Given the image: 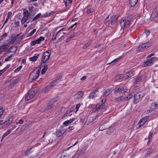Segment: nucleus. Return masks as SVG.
I'll list each match as a JSON object with an SVG mask.
<instances>
[{
    "instance_id": "34",
    "label": "nucleus",
    "mask_w": 158,
    "mask_h": 158,
    "mask_svg": "<svg viewBox=\"0 0 158 158\" xmlns=\"http://www.w3.org/2000/svg\"><path fill=\"white\" fill-rule=\"evenodd\" d=\"M44 40V38L42 36L40 37L37 40H36L38 44H40L41 41H43Z\"/></svg>"
},
{
    "instance_id": "16",
    "label": "nucleus",
    "mask_w": 158,
    "mask_h": 158,
    "mask_svg": "<svg viewBox=\"0 0 158 158\" xmlns=\"http://www.w3.org/2000/svg\"><path fill=\"white\" fill-rule=\"evenodd\" d=\"M73 111V110L71 109H69L67 110L66 113L63 115L62 118H65V117L68 116V115L69 116H70L71 115V114H70Z\"/></svg>"
},
{
    "instance_id": "39",
    "label": "nucleus",
    "mask_w": 158,
    "mask_h": 158,
    "mask_svg": "<svg viewBox=\"0 0 158 158\" xmlns=\"http://www.w3.org/2000/svg\"><path fill=\"white\" fill-rule=\"evenodd\" d=\"M5 127H7L8 126H9L10 125L11 123L9 121L8 119L5 121Z\"/></svg>"
},
{
    "instance_id": "63",
    "label": "nucleus",
    "mask_w": 158,
    "mask_h": 158,
    "mask_svg": "<svg viewBox=\"0 0 158 158\" xmlns=\"http://www.w3.org/2000/svg\"><path fill=\"white\" fill-rule=\"evenodd\" d=\"M145 34H146V37H148L150 34V32L149 31H147L145 32Z\"/></svg>"
},
{
    "instance_id": "51",
    "label": "nucleus",
    "mask_w": 158,
    "mask_h": 158,
    "mask_svg": "<svg viewBox=\"0 0 158 158\" xmlns=\"http://www.w3.org/2000/svg\"><path fill=\"white\" fill-rule=\"evenodd\" d=\"M94 11V10L93 9L90 8L89 9H88L87 10V13L88 14H89L91 12H92Z\"/></svg>"
},
{
    "instance_id": "42",
    "label": "nucleus",
    "mask_w": 158,
    "mask_h": 158,
    "mask_svg": "<svg viewBox=\"0 0 158 158\" xmlns=\"http://www.w3.org/2000/svg\"><path fill=\"white\" fill-rule=\"evenodd\" d=\"M98 90H99V88H97L95 89L93 91L92 93L94 94L95 95V96H97V94H96V93L98 92Z\"/></svg>"
},
{
    "instance_id": "41",
    "label": "nucleus",
    "mask_w": 158,
    "mask_h": 158,
    "mask_svg": "<svg viewBox=\"0 0 158 158\" xmlns=\"http://www.w3.org/2000/svg\"><path fill=\"white\" fill-rule=\"evenodd\" d=\"M22 65H20L19 67L17 68L15 70V73H18L22 69Z\"/></svg>"
},
{
    "instance_id": "38",
    "label": "nucleus",
    "mask_w": 158,
    "mask_h": 158,
    "mask_svg": "<svg viewBox=\"0 0 158 158\" xmlns=\"http://www.w3.org/2000/svg\"><path fill=\"white\" fill-rule=\"evenodd\" d=\"M74 37V36L72 35L70 36L69 37L67 38L66 40V42L68 43L71 40H72Z\"/></svg>"
},
{
    "instance_id": "12",
    "label": "nucleus",
    "mask_w": 158,
    "mask_h": 158,
    "mask_svg": "<svg viewBox=\"0 0 158 158\" xmlns=\"http://www.w3.org/2000/svg\"><path fill=\"white\" fill-rule=\"evenodd\" d=\"M152 62L149 60L148 59H147V61L146 62L143 63L142 66L146 67L152 65Z\"/></svg>"
},
{
    "instance_id": "14",
    "label": "nucleus",
    "mask_w": 158,
    "mask_h": 158,
    "mask_svg": "<svg viewBox=\"0 0 158 158\" xmlns=\"http://www.w3.org/2000/svg\"><path fill=\"white\" fill-rule=\"evenodd\" d=\"M153 151V149L152 148H150L148 149L147 152L145 154V157L146 158L149 156L150 154Z\"/></svg>"
},
{
    "instance_id": "37",
    "label": "nucleus",
    "mask_w": 158,
    "mask_h": 158,
    "mask_svg": "<svg viewBox=\"0 0 158 158\" xmlns=\"http://www.w3.org/2000/svg\"><path fill=\"white\" fill-rule=\"evenodd\" d=\"M41 15V14L40 13H39V14H38L34 18L32 21H33L35 20L38 19L40 17Z\"/></svg>"
},
{
    "instance_id": "52",
    "label": "nucleus",
    "mask_w": 158,
    "mask_h": 158,
    "mask_svg": "<svg viewBox=\"0 0 158 158\" xmlns=\"http://www.w3.org/2000/svg\"><path fill=\"white\" fill-rule=\"evenodd\" d=\"M21 35V34L20 33L19 34L17 35L14 38L15 40V41L18 40L19 39V36H20Z\"/></svg>"
},
{
    "instance_id": "30",
    "label": "nucleus",
    "mask_w": 158,
    "mask_h": 158,
    "mask_svg": "<svg viewBox=\"0 0 158 158\" xmlns=\"http://www.w3.org/2000/svg\"><path fill=\"white\" fill-rule=\"evenodd\" d=\"M11 14H12V13L11 12H8V14H7V16L6 17V20L4 22V24H6V23H7L11 15Z\"/></svg>"
},
{
    "instance_id": "2",
    "label": "nucleus",
    "mask_w": 158,
    "mask_h": 158,
    "mask_svg": "<svg viewBox=\"0 0 158 158\" xmlns=\"http://www.w3.org/2000/svg\"><path fill=\"white\" fill-rule=\"evenodd\" d=\"M133 20V18L130 17H127L126 19H122L120 22L121 28H123L124 27H127Z\"/></svg>"
},
{
    "instance_id": "55",
    "label": "nucleus",
    "mask_w": 158,
    "mask_h": 158,
    "mask_svg": "<svg viewBox=\"0 0 158 158\" xmlns=\"http://www.w3.org/2000/svg\"><path fill=\"white\" fill-rule=\"evenodd\" d=\"M109 18V16L107 17L106 19H105V23L106 25H107V26L109 25V20H108V18Z\"/></svg>"
},
{
    "instance_id": "21",
    "label": "nucleus",
    "mask_w": 158,
    "mask_h": 158,
    "mask_svg": "<svg viewBox=\"0 0 158 158\" xmlns=\"http://www.w3.org/2000/svg\"><path fill=\"white\" fill-rule=\"evenodd\" d=\"M48 65H45L43 69L42 70L41 73L42 74H44L48 69Z\"/></svg>"
},
{
    "instance_id": "18",
    "label": "nucleus",
    "mask_w": 158,
    "mask_h": 158,
    "mask_svg": "<svg viewBox=\"0 0 158 158\" xmlns=\"http://www.w3.org/2000/svg\"><path fill=\"white\" fill-rule=\"evenodd\" d=\"M83 92L82 91H79L75 95L77 96V98H81L83 96Z\"/></svg>"
},
{
    "instance_id": "3",
    "label": "nucleus",
    "mask_w": 158,
    "mask_h": 158,
    "mask_svg": "<svg viewBox=\"0 0 158 158\" xmlns=\"http://www.w3.org/2000/svg\"><path fill=\"white\" fill-rule=\"evenodd\" d=\"M152 44L151 42L139 45L137 49V51H142L143 50L147 49L150 47L152 46Z\"/></svg>"
},
{
    "instance_id": "6",
    "label": "nucleus",
    "mask_w": 158,
    "mask_h": 158,
    "mask_svg": "<svg viewBox=\"0 0 158 158\" xmlns=\"http://www.w3.org/2000/svg\"><path fill=\"white\" fill-rule=\"evenodd\" d=\"M62 76H59L58 77L56 78L51 83L48 85L46 87V89H48H48L52 87L53 86H54L58 83V82L59 81V79L62 78Z\"/></svg>"
},
{
    "instance_id": "33",
    "label": "nucleus",
    "mask_w": 158,
    "mask_h": 158,
    "mask_svg": "<svg viewBox=\"0 0 158 158\" xmlns=\"http://www.w3.org/2000/svg\"><path fill=\"white\" fill-rule=\"evenodd\" d=\"M123 77V75L122 74H119L115 76V78L117 80H119L122 79Z\"/></svg>"
},
{
    "instance_id": "13",
    "label": "nucleus",
    "mask_w": 158,
    "mask_h": 158,
    "mask_svg": "<svg viewBox=\"0 0 158 158\" xmlns=\"http://www.w3.org/2000/svg\"><path fill=\"white\" fill-rule=\"evenodd\" d=\"M75 119V118H73L72 119H70L69 120H68L64 122L63 123V124L65 126H67L72 123Z\"/></svg>"
},
{
    "instance_id": "1",
    "label": "nucleus",
    "mask_w": 158,
    "mask_h": 158,
    "mask_svg": "<svg viewBox=\"0 0 158 158\" xmlns=\"http://www.w3.org/2000/svg\"><path fill=\"white\" fill-rule=\"evenodd\" d=\"M39 90V88L37 87L32 88L28 91V93L26 95L25 97V101H27L32 99L37 93Z\"/></svg>"
},
{
    "instance_id": "62",
    "label": "nucleus",
    "mask_w": 158,
    "mask_h": 158,
    "mask_svg": "<svg viewBox=\"0 0 158 158\" xmlns=\"http://www.w3.org/2000/svg\"><path fill=\"white\" fill-rule=\"evenodd\" d=\"M10 66V65L9 64H7L6 66L3 69L4 70L6 71L9 68Z\"/></svg>"
},
{
    "instance_id": "59",
    "label": "nucleus",
    "mask_w": 158,
    "mask_h": 158,
    "mask_svg": "<svg viewBox=\"0 0 158 158\" xmlns=\"http://www.w3.org/2000/svg\"><path fill=\"white\" fill-rule=\"evenodd\" d=\"M80 104H77L76 106V108L77 109V110L75 111V113H77V112L79 108L80 107Z\"/></svg>"
},
{
    "instance_id": "8",
    "label": "nucleus",
    "mask_w": 158,
    "mask_h": 158,
    "mask_svg": "<svg viewBox=\"0 0 158 158\" xmlns=\"http://www.w3.org/2000/svg\"><path fill=\"white\" fill-rule=\"evenodd\" d=\"M113 15L112 14H110L109 15V16H110L111 18V24L112 25H114L117 19H118V15H115L113 17Z\"/></svg>"
},
{
    "instance_id": "11",
    "label": "nucleus",
    "mask_w": 158,
    "mask_h": 158,
    "mask_svg": "<svg viewBox=\"0 0 158 158\" xmlns=\"http://www.w3.org/2000/svg\"><path fill=\"white\" fill-rule=\"evenodd\" d=\"M9 47V46L7 44H2L0 46V54L4 52Z\"/></svg>"
},
{
    "instance_id": "19",
    "label": "nucleus",
    "mask_w": 158,
    "mask_h": 158,
    "mask_svg": "<svg viewBox=\"0 0 158 158\" xmlns=\"http://www.w3.org/2000/svg\"><path fill=\"white\" fill-rule=\"evenodd\" d=\"M134 75V72L132 71H130L126 73L125 75V77L127 78L131 77Z\"/></svg>"
},
{
    "instance_id": "31",
    "label": "nucleus",
    "mask_w": 158,
    "mask_h": 158,
    "mask_svg": "<svg viewBox=\"0 0 158 158\" xmlns=\"http://www.w3.org/2000/svg\"><path fill=\"white\" fill-rule=\"evenodd\" d=\"M124 99V97L123 96H121L115 99V101L116 102H119L123 100Z\"/></svg>"
},
{
    "instance_id": "5",
    "label": "nucleus",
    "mask_w": 158,
    "mask_h": 158,
    "mask_svg": "<svg viewBox=\"0 0 158 158\" xmlns=\"http://www.w3.org/2000/svg\"><path fill=\"white\" fill-rule=\"evenodd\" d=\"M55 101L54 99H52L47 104V106L45 108L44 111H48L52 109L54 106Z\"/></svg>"
},
{
    "instance_id": "25",
    "label": "nucleus",
    "mask_w": 158,
    "mask_h": 158,
    "mask_svg": "<svg viewBox=\"0 0 158 158\" xmlns=\"http://www.w3.org/2000/svg\"><path fill=\"white\" fill-rule=\"evenodd\" d=\"M34 74H35V73H34L33 71L32 72H31L30 74L29 75V78H31V82H32V81H34L32 80L33 78L34 77L35 78V75H34Z\"/></svg>"
},
{
    "instance_id": "40",
    "label": "nucleus",
    "mask_w": 158,
    "mask_h": 158,
    "mask_svg": "<svg viewBox=\"0 0 158 158\" xmlns=\"http://www.w3.org/2000/svg\"><path fill=\"white\" fill-rule=\"evenodd\" d=\"M114 129V126H111L109 127V133H112Z\"/></svg>"
},
{
    "instance_id": "45",
    "label": "nucleus",
    "mask_w": 158,
    "mask_h": 158,
    "mask_svg": "<svg viewBox=\"0 0 158 158\" xmlns=\"http://www.w3.org/2000/svg\"><path fill=\"white\" fill-rule=\"evenodd\" d=\"M36 44H38L36 40H34L31 43V46H34Z\"/></svg>"
},
{
    "instance_id": "54",
    "label": "nucleus",
    "mask_w": 158,
    "mask_h": 158,
    "mask_svg": "<svg viewBox=\"0 0 158 158\" xmlns=\"http://www.w3.org/2000/svg\"><path fill=\"white\" fill-rule=\"evenodd\" d=\"M149 60H150V61H151V62H152V64H153V62L155 61L156 60H157L156 59V58L155 57H152L150 59H148Z\"/></svg>"
},
{
    "instance_id": "58",
    "label": "nucleus",
    "mask_w": 158,
    "mask_h": 158,
    "mask_svg": "<svg viewBox=\"0 0 158 158\" xmlns=\"http://www.w3.org/2000/svg\"><path fill=\"white\" fill-rule=\"evenodd\" d=\"M23 120L22 119H21L19 121V122H16V124H18L19 123L22 124L23 123Z\"/></svg>"
},
{
    "instance_id": "27",
    "label": "nucleus",
    "mask_w": 158,
    "mask_h": 158,
    "mask_svg": "<svg viewBox=\"0 0 158 158\" xmlns=\"http://www.w3.org/2000/svg\"><path fill=\"white\" fill-rule=\"evenodd\" d=\"M134 93H131L129 94L126 97V100H127L133 98L134 97Z\"/></svg>"
},
{
    "instance_id": "44",
    "label": "nucleus",
    "mask_w": 158,
    "mask_h": 158,
    "mask_svg": "<svg viewBox=\"0 0 158 158\" xmlns=\"http://www.w3.org/2000/svg\"><path fill=\"white\" fill-rule=\"evenodd\" d=\"M5 121H3V120H2L0 121V125H2V127H5Z\"/></svg>"
},
{
    "instance_id": "36",
    "label": "nucleus",
    "mask_w": 158,
    "mask_h": 158,
    "mask_svg": "<svg viewBox=\"0 0 158 158\" xmlns=\"http://www.w3.org/2000/svg\"><path fill=\"white\" fill-rule=\"evenodd\" d=\"M64 150H63L62 151V152L61 153V156L59 158H68L69 157V155H64L63 153L64 152Z\"/></svg>"
},
{
    "instance_id": "22",
    "label": "nucleus",
    "mask_w": 158,
    "mask_h": 158,
    "mask_svg": "<svg viewBox=\"0 0 158 158\" xmlns=\"http://www.w3.org/2000/svg\"><path fill=\"white\" fill-rule=\"evenodd\" d=\"M138 0H130V4L131 6H135L137 3Z\"/></svg>"
},
{
    "instance_id": "43",
    "label": "nucleus",
    "mask_w": 158,
    "mask_h": 158,
    "mask_svg": "<svg viewBox=\"0 0 158 158\" xmlns=\"http://www.w3.org/2000/svg\"><path fill=\"white\" fill-rule=\"evenodd\" d=\"M36 29H34L32 31H31L30 33L29 34L28 36H31L33 35L36 31Z\"/></svg>"
},
{
    "instance_id": "53",
    "label": "nucleus",
    "mask_w": 158,
    "mask_h": 158,
    "mask_svg": "<svg viewBox=\"0 0 158 158\" xmlns=\"http://www.w3.org/2000/svg\"><path fill=\"white\" fill-rule=\"evenodd\" d=\"M157 106V104L156 103H152V106H151V107L153 109H155L156 108Z\"/></svg>"
},
{
    "instance_id": "26",
    "label": "nucleus",
    "mask_w": 158,
    "mask_h": 158,
    "mask_svg": "<svg viewBox=\"0 0 158 158\" xmlns=\"http://www.w3.org/2000/svg\"><path fill=\"white\" fill-rule=\"evenodd\" d=\"M142 80V77L141 76H138L136 78L134 79V82L137 83Z\"/></svg>"
},
{
    "instance_id": "48",
    "label": "nucleus",
    "mask_w": 158,
    "mask_h": 158,
    "mask_svg": "<svg viewBox=\"0 0 158 158\" xmlns=\"http://www.w3.org/2000/svg\"><path fill=\"white\" fill-rule=\"evenodd\" d=\"M23 14L24 15H29L30 14V13L28 10L26 9H24L23 11Z\"/></svg>"
},
{
    "instance_id": "49",
    "label": "nucleus",
    "mask_w": 158,
    "mask_h": 158,
    "mask_svg": "<svg viewBox=\"0 0 158 158\" xmlns=\"http://www.w3.org/2000/svg\"><path fill=\"white\" fill-rule=\"evenodd\" d=\"M86 148H83V150H81V151L79 152V155H82L83 154H84L85 152V151L86 150Z\"/></svg>"
},
{
    "instance_id": "29",
    "label": "nucleus",
    "mask_w": 158,
    "mask_h": 158,
    "mask_svg": "<svg viewBox=\"0 0 158 158\" xmlns=\"http://www.w3.org/2000/svg\"><path fill=\"white\" fill-rule=\"evenodd\" d=\"M11 130H8L7 132H6L3 134L2 136V139L1 140V141L2 140V139L4 138L7 135H8L11 132Z\"/></svg>"
},
{
    "instance_id": "35",
    "label": "nucleus",
    "mask_w": 158,
    "mask_h": 158,
    "mask_svg": "<svg viewBox=\"0 0 158 158\" xmlns=\"http://www.w3.org/2000/svg\"><path fill=\"white\" fill-rule=\"evenodd\" d=\"M103 108H104V105H103V104L102 103V104L101 105H99L98 106L97 105L96 106V110H98L99 109H102Z\"/></svg>"
},
{
    "instance_id": "64",
    "label": "nucleus",
    "mask_w": 158,
    "mask_h": 158,
    "mask_svg": "<svg viewBox=\"0 0 158 158\" xmlns=\"http://www.w3.org/2000/svg\"><path fill=\"white\" fill-rule=\"evenodd\" d=\"M77 23H75V24L72 25L69 27L68 28V30H69L70 29L73 28L75 25L77 24Z\"/></svg>"
},
{
    "instance_id": "15",
    "label": "nucleus",
    "mask_w": 158,
    "mask_h": 158,
    "mask_svg": "<svg viewBox=\"0 0 158 158\" xmlns=\"http://www.w3.org/2000/svg\"><path fill=\"white\" fill-rule=\"evenodd\" d=\"M29 16V15H24L21 20V23L22 24L24 23L27 21Z\"/></svg>"
},
{
    "instance_id": "20",
    "label": "nucleus",
    "mask_w": 158,
    "mask_h": 158,
    "mask_svg": "<svg viewBox=\"0 0 158 158\" xmlns=\"http://www.w3.org/2000/svg\"><path fill=\"white\" fill-rule=\"evenodd\" d=\"M39 55L40 54H38L36 56H35L31 57H30L29 58V60L31 61H35L37 60Z\"/></svg>"
},
{
    "instance_id": "32",
    "label": "nucleus",
    "mask_w": 158,
    "mask_h": 158,
    "mask_svg": "<svg viewBox=\"0 0 158 158\" xmlns=\"http://www.w3.org/2000/svg\"><path fill=\"white\" fill-rule=\"evenodd\" d=\"M48 56H47V58H46L45 60H44V62H46V61L49 59L50 57L51 52L50 50H48Z\"/></svg>"
},
{
    "instance_id": "4",
    "label": "nucleus",
    "mask_w": 158,
    "mask_h": 158,
    "mask_svg": "<svg viewBox=\"0 0 158 158\" xmlns=\"http://www.w3.org/2000/svg\"><path fill=\"white\" fill-rule=\"evenodd\" d=\"M143 97V94H142L141 92H138L135 95L134 94V103L137 104L141 100L142 98Z\"/></svg>"
},
{
    "instance_id": "46",
    "label": "nucleus",
    "mask_w": 158,
    "mask_h": 158,
    "mask_svg": "<svg viewBox=\"0 0 158 158\" xmlns=\"http://www.w3.org/2000/svg\"><path fill=\"white\" fill-rule=\"evenodd\" d=\"M13 48H14V51H13L12 52H15L17 50V47L16 46H12L10 48V49L11 50L12 49H13Z\"/></svg>"
},
{
    "instance_id": "10",
    "label": "nucleus",
    "mask_w": 158,
    "mask_h": 158,
    "mask_svg": "<svg viewBox=\"0 0 158 158\" xmlns=\"http://www.w3.org/2000/svg\"><path fill=\"white\" fill-rule=\"evenodd\" d=\"M65 132V131L62 129V127L60 129H57L56 132V135L59 137L62 135Z\"/></svg>"
},
{
    "instance_id": "24",
    "label": "nucleus",
    "mask_w": 158,
    "mask_h": 158,
    "mask_svg": "<svg viewBox=\"0 0 158 158\" xmlns=\"http://www.w3.org/2000/svg\"><path fill=\"white\" fill-rule=\"evenodd\" d=\"M54 13V12L51 11V12L50 13H48L47 12L46 14H44L43 15H42V18H45L49 16H50L51 15L53 14Z\"/></svg>"
},
{
    "instance_id": "7",
    "label": "nucleus",
    "mask_w": 158,
    "mask_h": 158,
    "mask_svg": "<svg viewBox=\"0 0 158 158\" xmlns=\"http://www.w3.org/2000/svg\"><path fill=\"white\" fill-rule=\"evenodd\" d=\"M127 90V89L125 88L124 87H121L118 88L117 89H115L114 91V94H117L119 92L123 94L126 92Z\"/></svg>"
},
{
    "instance_id": "50",
    "label": "nucleus",
    "mask_w": 158,
    "mask_h": 158,
    "mask_svg": "<svg viewBox=\"0 0 158 158\" xmlns=\"http://www.w3.org/2000/svg\"><path fill=\"white\" fill-rule=\"evenodd\" d=\"M121 57V56H120V57L116 58V59H115L114 60H113L112 61H111V62H109V64H112V63H113L114 62H115V61H116L117 60H119L120 59V58Z\"/></svg>"
},
{
    "instance_id": "61",
    "label": "nucleus",
    "mask_w": 158,
    "mask_h": 158,
    "mask_svg": "<svg viewBox=\"0 0 158 158\" xmlns=\"http://www.w3.org/2000/svg\"><path fill=\"white\" fill-rule=\"evenodd\" d=\"M153 135V133L152 132L149 135V137H148V139L151 140V139L152 138Z\"/></svg>"
},
{
    "instance_id": "9",
    "label": "nucleus",
    "mask_w": 158,
    "mask_h": 158,
    "mask_svg": "<svg viewBox=\"0 0 158 158\" xmlns=\"http://www.w3.org/2000/svg\"><path fill=\"white\" fill-rule=\"evenodd\" d=\"M148 118L149 116H146L142 118L138 123L139 124V127H140L141 126L144 124Z\"/></svg>"
},
{
    "instance_id": "17",
    "label": "nucleus",
    "mask_w": 158,
    "mask_h": 158,
    "mask_svg": "<svg viewBox=\"0 0 158 158\" xmlns=\"http://www.w3.org/2000/svg\"><path fill=\"white\" fill-rule=\"evenodd\" d=\"M48 50L46 52H44L42 58V61L43 62H44V60H45L46 58H47V56H48Z\"/></svg>"
},
{
    "instance_id": "57",
    "label": "nucleus",
    "mask_w": 158,
    "mask_h": 158,
    "mask_svg": "<svg viewBox=\"0 0 158 158\" xmlns=\"http://www.w3.org/2000/svg\"><path fill=\"white\" fill-rule=\"evenodd\" d=\"M13 56V55H12L10 56H9L7 58H6V59H5V61H8L10 60V59L11 58L12 56Z\"/></svg>"
},
{
    "instance_id": "47",
    "label": "nucleus",
    "mask_w": 158,
    "mask_h": 158,
    "mask_svg": "<svg viewBox=\"0 0 158 158\" xmlns=\"http://www.w3.org/2000/svg\"><path fill=\"white\" fill-rule=\"evenodd\" d=\"M95 96V95L92 92L90 94L89 96V98H94Z\"/></svg>"
},
{
    "instance_id": "23",
    "label": "nucleus",
    "mask_w": 158,
    "mask_h": 158,
    "mask_svg": "<svg viewBox=\"0 0 158 158\" xmlns=\"http://www.w3.org/2000/svg\"><path fill=\"white\" fill-rule=\"evenodd\" d=\"M40 73V69H39L37 70L36 72V73L35 74V78L34 77L33 78L32 80L33 81H35L36 79L38 78L39 77Z\"/></svg>"
},
{
    "instance_id": "28",
    "label": "nucleus",
    "mask_w": 158,
    "mask_h": 158,
    "mask_svg": "<svg viewBox=\"0 0 158 158\" xmlns=\"http://www.w3.org/2000/svg\"><path fill=\"white\" fill-rule=\"evenodd\" d=\"M110 152L109 155H110L111 156H113L114 155L116 154V150H114V148L111 149L110 151Z\"/></svg>"
},
{
    "instance_id": "56",
    "label": "nucleus",
    "mask_w": 158,
    "mask_h": 158,
    "mask_svg": "<svg viewBox=\"0 0 158 158\" xmlns=\"http://www.w3.org/2000/svg\"><path fill=\"white\" fill-rule=\"evenodd\" d=\"M91 43L90 42H88V43H87V44H85L83 47V48H87V47H88L90 44Z\"/></svg>"
},
{
    "instance_id": "60",
    "label": "nucleus",
    "mask_w": 158,
    "mask_h": 158,
    "mask_svg": "<svg viewBox=\"0 0 158 158\" xmlns=\"http://www.w3.org/2000/svg\"><path fill=\"white\" fill-rule=\"evenodd\" d=\"M19 81V78H17L15 80L13 81V82L15 84V85Z\"/></svg>"
}]
</instances>
